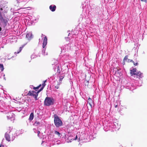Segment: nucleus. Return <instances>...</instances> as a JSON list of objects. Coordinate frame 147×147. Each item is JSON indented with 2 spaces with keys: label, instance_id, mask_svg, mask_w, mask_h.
<instances>
[{
  "label": "nucleus",
  "instance_id": "1",
  "mask_svg": "<svg viewBox=\"0 0 147 147\" xmlns=\"http://www.w3.org/2000/svg\"><path fill=\"white\" fill-rule=\"evenodd\" d=\"M54 122L55 126L59 127L62 125L63 123L61 119L59 116L56 114L54 115Z\"/></svg>",
  "mask_w": 147,
  "mask_h": 147
},
{
  "label": "nucleus",
  "instance_id": "12",
  "mask_svg": "<svg viewBox=\"0 0 147 147\" xmlns=\"http://www.w3.org/2000/svg\"><path fill=\"white\" fill-rule=\"evenodd\" d=\"M4 66L2 64H0V69L1 71H3L4 70Z\"/></svg>",
  "mask_w": 147,
  "mask_h": 147
},
{
  "label": "nucleus",
  "instance_id": "9",
  "mask_svg": "<svg viewBox=\"0 0 147 147\" xmlns=\"http://www.w3.org/2000/svg\"><path fill=\"white\" fill-rule=\"evenodd\" d=\"M93 103V101L90 98H89L88 100V104L89 105L90 107H92V105Z\"/></svg>",
  "mask_w": 147,
  "mask_h": 147
},
{
  "label": "nucleus",
  "instance_id": "32",
  "mask_svg": "<svg viewBox=\"0 0 147 147\" xmlns=\"http://www.w3.org/2000/svg\"><path fill=\"white\" fill-rule=\"evenodd\" d=\"M0 147H1V146H0Z\"/></svg>",
  "mask_w": 147,
  "mask_h": 147
},
{
  "label": "nucleus",
  "instance_id": "21",
  "mask_svg": "<svg viewBox=\"0 0 147 147\" xmlns=\"http://www.w3.org/2000/svg\"><path fill=\"white\" fill-rule=\"evenodd\" d=\"M39 87H38V86H37V87H34L33 86V89L34 90H36V89H38L39 88Z\"/></svg>",
  "mask_w": 147,
  "mask_h": 147
},
{
  "label": "nucleus",
  "instance_id": "13",
  "mask_svg": "<svg viewBox=\"0 0 147 147\" xmlns=\"http://www.w3.org/2000/svg\"><path fill=\"white\" fill-rule=\"evenodd\" d=\"M57 72L60 74V67L59 66H57Z\"/></svg>",
  "mask_w": 147,
  "mask_h": 147
},
{
  "label": "nucleus",
  "instance_id": "28",
  "mask_svg": "<svg viewBox=\"0 0 147 147\" xmlns=\"http://www.w3.org/2000/svg\"><path fill=\"white\" fill-rule=\"evenodd\" d=\"M46 82H47V80H45L43 81V83H46Z\"/></svg>",
  "mask_w": 147,
  "mask_h": 147
},
{
  "label": "nucleus",
  "instance_id": "4",
  "mask_svg": "<svg viewBox=\"0 0 147 147\" xmlns=\"http://www.w3.org/2000/svg\"><path fill=\"white\" fill-rule=\"evenodd\" d=\"M27 95L33 96L34 97L35 100H37L38 99L37 98L38 94H36V92L34 91H29L27 94Z\"/></svg>",
  "mask_w": 147,
  "mask_h": 147
},
{
  "label": "nucleus",
  "instance_id": "25",
  "mask_svg": "<svg viewBox=\"0 0 147 147\" xmlns=\"http://www.w3.org/2000/svg\"><path fill=\"white\" fill-rule=\"evenodd\" d=\"M40 131H38V132H37V134H38V136L39 137V134L40 133Z\"/></svg>",
  "mask_w": 147,
  "mask_h": 147
},
{
  "label": "nucleus",
  "instance_id": "29",
  "mask_svg": "<svg viewBox=\"0 0 147 147\" xmlns=\"http://www.w3.org/2000/svg\"><path fill=\"white\" fill-rule=\"evenodd\" d=\"M117 106H118V105H115V108H116V107H117Z\"/></svg>",
  "mask_w": 147,
  "mask_h": 147
},
{
  "label": "nucleus",
  "instance_id": "18",
  "mask_svg": "<svg viewBox=\"0 0 147 147\" xmlns=\"http://www.w3.org/2000/svg\"><path fill=\"white\" fill-rule=\"evenodd\" d=\"M42 90L40 88L37 92H36V94H38V93Z\"/></svg>",
  "mask_w": 147,
  "mask_h": 147
},
{
  "label": "nucleus",
  "instance_id": "10",
  "mask_svg": "<svg viewBox=\"0 0 147 147\" xmlns=\"http://www.w3.org/2000/svg\"><path fill=\"white\" fill-rule=\"evenodd\" d=\"M34 117V113H31L29 117V120L30 121L32 120L33 119Z\"/></svg>",
  "mask_w": 147,
  "mask_h": 147
},
{
  "label": "nucleus",
  "instance_id": "14",
  "mask_svg": "<svg viewBox=\"0 0 147 147\" xmlns=\"http://www.w3.org/2000/svg\"><path fill=\"white\" fill-rule=\"evenodd\" d=\"M23 47V46L22 47H20V48L19 49V51H17V52H15V53H17V54L19 53L22 51Z\"/></svg>",
  "mask_w": 147,
  "mask_h": 147
},
{
  "label": "nucleus",
  "instance_id": "23",
  "mask_svg": "<svg viewBox=\"0 0 147 147\" xmlns=\"http://www.w3.org/2000/svg\"><path fill=\"white\" fill-rule=\"evenodd\" d=\"M134 63V65L135 66H136V65H137L138 64V63L137 62L136 63H135L134 62V63Z\"/></svg>",
  "mask_w": 147,
  "mask_h": 147
},
{
  "label": "nucleus",
  "instance_id": "5",
  "mask_svg": "<svg viewBox=\"0 0 147 147\" xmlns=\"http://www.w3.org/2000/svg\"><path fill=\"white\" fill-rule=\"evenodd\" d=\"M128 55H126L124 57V58L123 59V65H124L125 64V61H126L127 60V62L128 63H130V62L134 63V61H133L132 60L128 59Z\"/></svg>",
  "mask_w": 147,
  "mask_h": 147
},
{
  "label": "nucleus",
  "instance_id": "6",
  "mask_svg": "<svg viewBox=\"0 0 147 147\" xmlns=\"http://www.w3.org/2000/svg\"><path fill=\"white\" fill-rule=\"evenodd\" d=\"M47 43V38L46 36H45L43 43L42 47L43 48L45 47Z\"/></svg>",
  "mask_w": 147,
  "mask_h": 147
},
{
  "label": "nucleus",
  "instance_id": "17",
  "mask_svg": "<svg viewBox=\"0 0 147 147\" xmlns=\"http://www.w3.org/2000/svg\"><path fill=\"white\" fill-rule=\"evenodd\" d=\"M64 76H61L60 77V78H59V82H61L62 81V80L64 78Z\"/></svg>",
  "mask_w": 147,
  "mask_h": 147
},
{
  "label": "nucleus",
  "instance_id": "26",
  "mask_svg": "<svg viewBox=\"0 0 147 147\" xmlns=\"http://www.w3.org/2000/svg\"><path fill=\"white\" fill-rule=\"evenodd\" d=\"M78 138V136L77 135H76L75 137V138L74 139V140H76Z\"/></svg>",
  "mask_w": 147,
  "mask_h": 147
},
{
  "label": "nucleus",
  "instance_id": "16",
  "mask_svg": "<svg viewBox=\"0 0 147 147\" xmlns=\"http://www.w3.org/2000/svg\"><path fill=\"white\" fill-rule=\"evenodd\" d=\"M46 84L45 83H43L42 84V87L40 88H41L43 90V88H44L45 87V86H46Z\"/></svg>",
  "mask_w": 147,
  "mask_h": 147
},
{
  "label": "nucleus",
  "instance_id": "7",
  "mask_svg": "<svg viewBox=\"0 0 147 147\" xmlns=\"http://www.w3.org/2000/svg\"><path fill=\"white\" fill-rule=\"evenodd\" d=\"M56 6L54 5H51L49 6L50 9L52 11H54L56 9Z\"/></svg>",
  "mask_w": 147,
  "mask_h": 147
},
{
  "label": "nucleus",
  "instance_id": "8",
  "mask_svg": "<svg viewBox=\"0 0 147 147\" xmlns=\"http://www.w3.org/2000/svg\"><path fill=\"white\" fill-rule=\"evenodd\" d=\"M5 137L6 140L8 142L11 141L10 137L9 135L8 134L6 133L5 134Z\"/></svg>",
  "mask_w": 147,
  "mask_h": 147
},
{
  "label": "nucleus",
  "instance_id": "2",
  "mask_svg": "<svg viewBox=\"0 0 147 147\" xmlns=\"http://www.w3.org/2000/svg\"><path fill=\"white\" fill-rule=\"evenodd\" d=\"M130 73L131 76L136 75L138 77L142 78V73L140 71L137 70L136 68H134L132 70H130Z\"/></svg>",
  "mask_w": 147,
  "mask_h": 147
},
{
  "label": "nucleus",
  "instance_id": "22",
  "mask_svg": "<svg viewBox=\"0 0 147 147\" xmlns=\"http://www.w3.org/2000/svg\"><path fill=\"white\" fill-rule=\"evenodd\" d=\"M35 124L36 125H38L40 124V123L38 121H36L35 123Z\"/></svg>",
  "mask_w": 147,
  "mask_h": 147
},
{
  "label": "nucleus",
  "instance_id": "11",
  "mask_svg": "<svg viewBox=\"0 0 147 147\" xmlns=\"http://www.w3.org/2000/svg\"><path fill=\"white\" fill-rule=\"evenodd\" d=\"M32 34L31 33H27V34L26 35V37L27 38H28V39H30L31 38V36Z\"/></svg>",
  "mask_w": 147,
  "mask_h": 147
},
{
  "label": "nucleus",
  "instance_id": "3",
  "mask_svg": "<svg viewBox=\"0 0 147 147\" xmlns=\"http://www.w3.org/2000/svg\"><path fill=\"white\" fill-rule=\"evenodd\" d=\"M54 103V100L52 98L47 97L44 101V104L47 106H49Z\"/></svg>",
  "mask_w": 147,
  "mask_h": 147
},
{
  "label": "nucleus",
  "instance_id": "19",
  "mask_svg": "<svg viewBox=\"0 0 147 147\" xmlns=\"http://www.w3.org/2000/svg\"><path fill=\"white\" fill-rule=\"evenodd\" d=\"M65 39L66 41H68L69 40L70 38L68 37H66L65 38Z\"/></svg>",
  "mask_w": 147,
  "mask_h": 147
},
{
  "label": "nucleus",
  "instance_id": "24",
  "mask_svg": "<svg viewBox=\"0 0 147 147\" xmlns=\"http://www.w3.org/2000/svg\"><path fill=\"white\" fill-rule=\"evenodd\" d=\"M141 1L142 2H144L146 3L147 2V0H141Z\"/></svg>",
  "mask_w": 147,
  "mask_h": 147
},
{
  "label": "nucleus",
  "instance_id": "27",
  "mask_svg": "<svg viewBox=\"0 0 147 147\" xmlns=\"http://www.w3.org/2000/svg\"><path fill=\"white\" fill-rule=\"evenodd\" d=\"M42 86L41 84H40L38 86L39 88L40 87H41Z\"/></svg>",
  "mask_w": 147,
  "mask_h": 147
},
{
  "label": "nucleus",
  "instance_id": "31",
  "mask_svg": "<svg viewBox=\"0 0 147 147\" xmlns=\"http://www.w3.org/2000/svg\"><path fill=\"white\" fill-rule=\"evenodd\" d=\"M1 30V28H0V30Z\"/></svg>",
  "mask_w": 147,
  "mask_h": 147
},
{
  "label": "nucleus",
  "instance_id": "30",
  "mask_svg": "<svg viewBox=\"0 0 147 147\" xmlns=\"http://www.w3.org/2000/svg\"><path fill=\"white\" fill-rule=\"evenodd\" d=\"M1 10H2L3 9L2 8H1L0 9Z\"/></svg>",
  "mask_w": 147,
  "mask_h": 147
},
{
  "label": "nucleus",
  "instance_id": "15",
  "mask_svg": "<svg viewBox=\"0 0 147 147\" xmlns=\"http://www.w3.org/2000/svg\"><path fill=\"white\" fill-rule=\"evenodd\" d=\"M55 134L58 135V136L60 137V134L59 133V132L57 131H55Z\"/></svg>",
  "mask_w": 147,
  "mask_h": 147
},
{
  "label": "nucleus",
  "instance_id": "20",
  "mask_svg": "<svg viewBox=\"0 0 147 147\" xmlns=\"http://www.w3.org/2000/svg\"><path fill=\"white\" fill-rule=\"evenodd\" d=\"M59 84H57L56 86H55V88H56L57 89H58L59 88Z\"/></svg>",
  "mask_w": 147,
  "mask_h": 147
}]
</instances>
